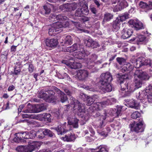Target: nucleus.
<instances>
[{
	"label": "nucleus",
	"mask_w": 152,
	"mask_h": 152,
	"mask_svg": "<svg viewBox=\"0 0 152 152\" xmlns=\"http://www.w3.org/2000/svg\"><path fill=\"white\" fill-rule=\"evenodd\" d=\"M112 80V77L110 72L102 74L99 83V87L104 92L111 91L112 88L110 83Z\"/></svg>",
	"instance_id": "f257e3e1"
},
{
	"label": "nucleus",
	"mask_w": 152,
	"mask_h": 152,
	"mask_svg": "<svg viewBox=\"0 0 152 152\" xmlns=\"http://www.w3.org/2000/svg\"><path fill=\"white\" fill-rule=\"evenodd\" d=\"M149 78V76L146 72H143L142 70H136L134 77L135 86L137 88H140L142 84V80H147Z\"/></svg>",
	"instance_id": "f03ea898"
},
{
	"label": "nucleus",
	"mask_w": 152,
	"mask_h": 152,
	"mask_svg": "<svg viewBox=\"0 0 152 152\" xmlns=\"http://www.w3.org/2000/svg\"><path fill=\"white\" fill-rule=\"evenodd\" d=\"M128 78V76L125 75H122L119 77V81L120 83L121 90L124 91L125 94L124 96L129 95L131 93L134 91L135 89L133 86L128 85L127 84H123L124 82Z\"/></svg>",
	"instance_id": "7ed1b4c3"
},
{
	"label": "nucleus",
	"mask_w": 152,
	"mask_h": 152,
	"mask_svg": "<svg viewBox=\"0 0 152 152\" xmlns=\"http://www.w3.org/2000/svg\"><path fill=\"white\" fill-rule=\"evenodd\" d=\"M77 50L75 52V56L76 58L81 59L83 58L85 55V51L84 50L83 46L79 45L74 44L72 46L68 47L66 49L67 52H72Z\"/></svg>",
	"instance_id": "20e7f679"
},
{
	"label": "nucleus",
	"mask_w": 152,
	"mask_h": 152,
	"mask_svg": "<svg viewBox=\"0 0 152 152\" xmlns=\"http://www.w3.org/2000/svg\"><path fill=\"white\" fill-rule=\"evenodd\" d=\"M129 18V15L128 13H124L117 17L113 22V28L114 31H118L120 28L121 22L125 21Z\"/></svg>",
	"instance_id": "39448f33"
},
{
	"label": "nucleus",
	"mask_w": 152,
	"mask_h": 152,
	"mask_svg": "<svg viewBox=\"0 0 152 152\" xmlns=\"http://www.w3.org/2000/svg\"><path fill=\"white\" fill-rule=\"evenodd\" d=\"M55 94V93L53 91L48 90L45 92L42 91L39 93L38 96L40 98H44L47 102H54V100L57 98L54 96Z\"/></svg>",
	"instance_id": "423d86ee"
},
{
	"label": "nucleus",
	"mask_w": 152,
	"mask_h": 152,
	"mask_svg": "<svg viewBox=\"0 0 152 152\" xmlns=\"http://www.w3.org/2000/svg\"><path fill=\"white\" fill-rule=\"evenodd\" d=\"M72 99H71V106L73 107V110H75L77 109L79 112H84L85 111L84 104L80 103L73 98L72 97Z\"/></svg>",
	"instance_id": "0eeeda50"
},
{
	"label": "nucleus",
	"mask_w": 152,
	"mask_h": 152,
	"mask_svg": "<svg viewBox=\"0 0 152 152\" xmlns=\"http://www.w3.org/2000/svg\"><path fill=\"white\" fill-rule=\"evenodd\" d=\"M63 26L61 22H57L54 23L51 26V28L49 29L48 33L51 36L55 35L56 32L58 31V29L61 28Z\"/></svg>",
	"instance_id": "6e6552de"
},
{
	"label": "nucleus",
	"mask_w": 152,
	"mask_h": 152,
	"mask_svg": "<svg viewBox=\"0 0 152 152\" xmlns=\"http://www.w3.org/2000/svg\"><path fill=\"white\" fill-rule=\"evenodd\" d=\"M143 121L141 120L138 123H134L130 125V129L132 131L138 132L143 131L142 126L143 125Z\"/></svg>",
	"instance_id": "1a4fd4ad"
},
{
	"label": "nucleus",
	"mask_w": 152,
	"mask_h": 152,
	"mask_svg": "<svg viewBox=\"0 0 152 152\" xmlns=\"http://www.w3.org/2000/svg\"><path fill=\"white\" fill-rule=\"evenodd\" d=\"M41 143L40 142L31 141L27 146H26L27 151L32 152L36 148L40 146Z\"/></svg>",
	"instance_id": "9d476101"
},
{
	"label": "nucleus",
	"mask_w": 152,
	"mask_h": 152,
	"mask_svg": "<svg viewBox=\"0 0 152 152\" xmlns=\"http://www.w3.org/2000/svg\"><path fill=\"white\" fill-rule=\"evenodd\" d=\"M88 72L86 70L80 69L77 71L76 76L81 80H85L88 77Z\"/></svg>",
	"instance_id": "9b49d317"
},
{
	"label": "nucleus",
	"mask_w": 152,
	"mask_h": 152,
	"mask_svg": "<svg viewBox=\"0 0 152 152\" xmlns=\"http://www.w3.org/2000/svg\"><path fill=\"white\" fill-rule=\"evenodd\" d=\"M133 31L131 28H125L121 31V37L123 39H127L132 35Z\"/></svg>",
	"instance_id": "f8f14e48"
},
{
	"label": "nucleus",
	"mask_w": 152,
	"mask_h": 152,
	"mask_svg": "<svg viewBox=\"0 0 152 152\" xmlns=\"http://www.w3.org/2000/svg\"><path fill=\"white\" fill-rule=\"evenodd\" d=\"M77 4L75 3H66L60 6L59 9L60 10H75L77 9Z\"/></svg>",
	"instance_id": "ddd939ff"
},
{
	"label": "nucleus",
	"mask_w": 152,
	"mask_h": 152,
	"mask_svg": "<svg viewBox=\"0 0 152 152\" xmlns=\"http://www.w3.org/2000/svg\"><path fill=\"white\" fill-rule=\"evenodd\" d=\"M145 91L146 93L145 96L147 97L148 102L152 103V85H150L146 87Z\"/></svg>",
	"instance_id": "4468645a"
},
{
	"label": "nucleus",
	"mask_w": 152,
	"mask_h": 152,
	"mask_svg": "<svg viewBox=\"0 0 152 152\" xmlns=\"http://www.w3.org/2000/svg\"><path fill=\"white\" fill-rule=\"evenodd\" d=\"M63 63L66 65L69 66L71 68L76 69L81 67L82 65L81 63H77L75 61L72 62L70 61H64Z\"/></svg>",
	"instance_id": "2eb2a0df"
},
{
	"label": "nucleus",
	"mask_w": 152,
	"mask_h": 152,
	"mask_svg": "<svg viewBox=\"0 0 152 152\" xmlns=\"http://www.w3.org/2000/svg\"><path fill=\"white\" fill-rule=\"evenodd\" d=\"M41 133H42L44 135L50 137L53 136V134L52 132L50 130L47 129H44L42 130H40L37 132V134L38 137L39 138H42L43 137L39 135Z\"/></svg>",
	"instance_id": "dca6fc26"
},
{
	"label": "nucleus",
	"mask_w": 152,
	"mask_h": 152,
	"mask_svg": "<svg viewBox=\"0 0 152 152\" xmlns=\"http://www.w3.org/2000/svg\"><path fill=\"white\" fill-rule=\"evenodd\" d=\"M53 89L59 96L61 101L62 103L65 102L67 100V98L65 94L63 92H61L59 89L56 87H53Z\"/></svg>",
	"instance_id": "f3484780"
},
{
	"label": "nucleus",
	"mask_w": 152,
	"mask_h": 152,
	"mask_svg": "<svg viewBox=\"0 0 152 152\" xmlns=\"http://www.w3.org/2000/svg\"><path fill=\"white\" fill-rule=\"evenodd\" d=\"M105 106L104 101L101 102H98L92 105L90 107V109H92L93 111L95 110H99L102 109Z\"/></svg>",
	"instance_id": "a211bd4d"
},
{
	"label": "nucleus",
	"mask_w": 152,
	"mask_h": 152,
	"mask_svg": "<svg viewBox=\"0 0 152 152\" xmlns=\"http://www.w3.org/2000/svg\"><path fill=\"white\" fill-rule=\"evenodd\" d=\"M37 116L38 118L37 119H39L40 121L44 120L48 122L51 121L50 115L49 114L44 113L42 114L38 115Z\"/></svg>",
	"instance_id": "6ab92c4d"
},
{
	"label": "nucleus",
	"mask_w": 152,
	"mask_h": 152,
	"mask_svg": "<svg viewBox=\"0 0 152 152\" xmlns=\"http://www.w3.org/2000/svg\"><path fill=\"white\" fill-rule=\"evenodd\" d=\"M45 44L47 46L50 47H55L58 44L57 40L56 39H47L45 41Z\"/></svg>",
	"instance_id": "aec40b11"
},
{
	"label": "nucleus",
	"mask_w": 152,
	"mask_h": 152,
	"mask_svg": "<svg viewBox=\"0 0 152 152\" xmlns=\"http://www.w3.org/2000/svg\"><path fill=\"white\" fill-rule=\"evenodd\" d=\"M61 138L64 141L71 142L75 140L76 136L74 134L70 133L66 134L64 137H61Z\"/></svg>",
	"instance_id": "412c9836"
},
{
	"label": "nucleus",
	"mask_w": 152,
	"mask_h": 152,
	"mask_svg": "<svg viewBox=\"0 0 152 152\" xmlns=\"http://www.w3.org/2000/svg\"><path fill=\"white\" fill-rule=\"evenodd\" d=\"M144 61V58H139L132 61L133 66L136 68H139L142 65L143 61Z\"/></svg>",
	"instance_id": "4be33fe9"
},
{
	"label": "nucleus",
	"mask_w": 152,
	"mask_h": 152,
	"mask_svg": "<svg viewBox=\"0 0 152 152\" xmlns=\"http://www.w3.org/2000/svg\"><path fill=\"white\" fill-rule=\"evenodd\" d=\"M128 104L130 107L136 109H138L140 107V104L137 101L132 99L130 100L128 103Z\"/></svg>",
	"instance_id": "5701e85b"
},
{
	"label": "nucleus",
	"mask_w": 152,
	"mask_h": 152,
	"mask_svg": "<svg viewBox=\"0 0 152 152\" xmlns=\"http://www.w3.org/2000/svg\"><path fill=\"white\" fill-rule=\"evenodd\" d=\"M68 124L73 126L74 128H77L78 127V121L79 120L76 118H69L68 119Z\"/></svg>",
	"instance_id": "b1692460"
},
{
	"label": "nucleus",
	"mask_w": 152,
	"mask_h": 152,
	"mask_svg": "<svg viewBox=\"0 0 152 152\" xmlns=\"http://www.w3.org/2000/svg\"><path fill=\"white\" fill-rule=\"evenodd\" d=\"M66 123H65L64 124L60 125L56 128V130L58 134L62 135L65 132H66V130L65 129V124Z\"/></svg>",
	"instance_id": "393cba45"
},
{
	"label": "nucleus",
	"mask_w": 152,
	"mask_h": 152,
	"mask_svg": "<svg viewBox=\"0 0 152 152\" xmlns=\"http://www.w3.org/2000/svg\"><path fill=\"white\" fill-rule=\"evenodd\" d=\"M105 119L106 117L105 116L102 115L100 116V125L97 126V130L98 129H99L102 134L105 133V132H106L105 130H104H104H101L102 127L103 125L104 124V122L103 121Z\"/></svg>",
	"instance_id": "a878e982"
},
{
	"label": "nucleus",
	"mask_w": 152,
	"mask_h": 152,
	"mask_svg": "<svg viewBox=\"0 0 152 152\" xmlns=\"http://www.w3.org/2000/svg\"><path fill=\"white\" fill-rule=\"evenodd\" d=\"M145 37L143 35H140L137 37L134 38L133 41L135 40L137 44H141L144 42L145 39Z\"/></svg>",
	"instance_id": "bb28decb"
},
{
	"label": "nucleus",
	"mask_w": 152,
	"mask_h": 152,
	"mask_svg": "<svg viewBox=\"0 0 152 152\" xmlns=\"http://www.w3.org/2000/svg\"><path fill=\"white\" fill-rule=\"evenodd\" d=\"M67 17L65 16H63L61 15H56L54 14L52 15V16L51 17V20L52 21H53V19L54 20H55V19L57 20H65L66 19Z\"/></svg>",
	"instance_id": "cd10ccee"
},
{
	"label": "nucleus",
	"mask_w": 152,
	"mask_h": 152,
	"mask_svg": "<svg viewBox=\"0 0 152 152\" xmlns=\"http://www.w3.org/2000/svg\"><path fill=\"white\" fill-rule=\"evenodd\" d=\"M113 4H115L116 3H120V5L121 9H124V7H127V4L126 2H123L125 1V0H111Z\"/></svg>",
	"instance_id": "c85d7f7f"
},
{
	"label": "nucleus",
	"mask_w": 152,
	"mask_h": 152,
	"mask_svg": "<svg viewBox=\"0 0 152 152\" xmlns=\"http://www.w3.org/2000/svg\"><path fill=\"white\" fill-rule=\"evenodd\" d=\"M113 14L108 12L106 13L104 15L103 21H109L113 18Z\"/></svg>",
	"instance_id": "c756f323"
},
{
	"label": "nucleus",
	"mask_w": 152,
	"mask_h": 152,
	"mask_svg": "<svg viewBox=\"0 0 152 152\" xmlns=\"http://www.w3.org/2000/svg\"><path fill=\"white\" fill-rule=\"evenodd\" d=\"M22 133H18L15 134V135L16 137H15L14 139V141L15 142L19 143L23 141L22 136L21 135V134H22Z\"/></svg>",
	"instance_id": "7c9ffc66"
},
{
	"label": "nucleus",
	"mask_w": 152,
	"mask_h": 152,
	"mask_svg": "<svg viewBox=\"0 0 152 152\" xmlns=\"http://www.w3.org/2000/svg\"><path fill=\"white\" fill-rule=\"evenodd\" d=\"M96 96H94L91 97L88 96V98L86 100V101L87 104L88 105H90L92 104L93 102L95 101Z\"/></svg>",
	"instance_id": "2f4dec72"
},
{
	"label": "nucleus",
	"mask_w": 152,
	"mask_h": 152,
	"mask_svg": "<svg viewBox=\"0 0 152 152\" xmlns=\"http://www.w3.org/2000/svg\"><path fill=\"white\" fill-rule=\"evenodd\" d=\"M57 75L58 77L60 79L66 78L68 79L69 78L68 75L65 73L62 72H58L57 73Z\"/></svg>",
	"instance_id": "473e14b6"
},
{
	"label": "nucleus",
	"mask_w": 152,
	"mask_h": 152,
	"mask_svg": "<svg viewBox=\"0 0 152 152\" xmlns=\"http://www.w3.org/2000/svg\"><path fill=\"white\" fill-rule=\"evenodd\" d=\"M37 136V133L35 132H26L25 139H32L35 136Z\"/></svg>",
	"instance_id": "72a5a7b5"
},
{
	"label": "nucleus",
	"mask_w": 152,
	"mask_h": 152,
	"mask_svg": "<svg viewBox=\"0 0 152 152\" xmlns=\"http://www.w3.org/2000/svg\"><path fill=\"white\" fill-rule=\"evenodd\" d=\"M88 10H76L75 13V15L76 16L81 17L83 15V14H84V12L86 11V13L85 14V15H87L88 12Z\"/></svg>",
	"instance_id": "f704fd0d"
},
{
	"label": "nucleus",
	"mask_w": 152,
	"mask_h": 152,
	"mask_svg": "<svg viewBox=\"0 0 152 152\" xmlns=\"http://www.w3.org/2000/svg\"><path fill=\"white\" fill-rule=\"evenodd\" d=\"M64 39V43L65 45H68L72 44V40L70 36L67 35L66 36Z\"/></svg>",
	"instance_id": "c9c22d12"
},
{
	"label": "nucleus",
	"mask_w": 152,
	"mask_h": 152,
	"mask_svg": "<svg viewBox=\"0 0 152 152\" xmlns=\"http://www.w3.org/2000/svg\"><path fill=\"white\" fill-rule=\"evenodd\" d=\"M21 63L20 62H16L14 68V73L15 75H17L20 71V68Z\"/></svg>",
	"instance_id": "e433bc0d"
},
{
	"label": "nucleus",
	"mask_w": 152,
	"mask_h": 152,
	"mask_svg": "<svg viewBox=\"0 0 152 152\" xmlns=\"http://www.w3.org/2000/svg\"><path fill=\"white\" fill-rule=\"evenodd\" d=\"M105 105L109 104L116 102V99L110 97L104 101Z\"/></svg>",
	"instance_id": "4c0bfd02"
},
{
	"label": "nucleus",
	"mask_w": 152,
	"mask_h": 152,
	"mask_svg": "<svg viewBox=\"0 0 152 152\" xmlns=\"http://www.w3.org/2000/svg\"><path fill=\"white\" fill-rule=\"evenodd\" d=\"M28 108L23 110V112L25 113H34V110L33 109L32 106L30 105V103L28 104Z\"/></svg>",
	"instance_id": "58836bf2"
},
{
	"label": "nucleus",
	"mask_w": 152,
	"mask_h": 152,
	"mask_svg": "<svg viewBox=\"0 0 152 152\" xmlns=\"http://www.w3.org/2000/svg\"><path fill=\"white\" fill-rule=\"evenodd\" d=\"M16 150L18 152H28L27 151L26 146H19L16 148Z\"/></svg>",
	"instance_id": "ea45409f"
},
{
	"label": "nucleus",
	"mask_w": 152,
	"mask_h": 152,
	"mask_svg": "<svg viewBox=\"0 0 152 152\" xmlns=\"http://www.w3.org/2000/svg\"><path fill=\"white\" fill-rule=\"evenodd\" d=\"M145 91H143L141 92V93L140 92H138L136 93V97L137 99H139L140 100H142V98H145V97L146 96L145 95L144 96L143 94H145Z\"/></svg>",
	"instance_id": "a19ab883"
},
{
	"label": "nucleus",
	"mask_w": 152,
	"mask_h": 152,
	"mask_svg": "<svg viewBox=\"0 0 152 152\" xmlns=\"http://www.w3.org/2000/svg\"><path fill=\"white\" fill-rule=\"evenodd\" d=\"M134 27L136 28L137 30H139L143 28V25L141 22L136 20Z\"/></svg>",
	"instance_id": "79ce46f5"
},
{
	"label": "nucleus",
	"mask_w": 152,
	"mask_h": 152,
	"mask_svg": "<svg viewBox=\"0 0 152 152\" xmlns=\"http://www.w3.org/2000/svg\"><path fill=\"white\" fill-rule=\"evenodd\" d=\"M104 130H105L106 132L102 134L99 129L97 130V132L101 136H106L107 135V134L110 132V128L107 127L106 129H104Z\"/></svg>",
	"instance_id": "37998d69"
},
{
	"label": "nucleus",
	"mask_w": 152,
	"mask_h": 152,
	"mask_svg": "<svg viewBox=\"0 0 152 152\" xmlns=\"http://www.w3.org/2000/svg\"><path fill=\"white\" fill-rule=\"evenodd\" d=\"M93 40L91 38H89L88 39L84 40V43L86 46L88 47H91L92 44Z\"/></svg>",
	"instance_id": "c03bdc74"
},
{
	"label": "nucleus",
	"mask_w": 152,
	"mask_h": 152,
	"mask_svg": "<svg viewBox=\"0 0 152 152\" xmlns=\"http://www.w3.org/2000/svg\"><path fill=\"white\" fill-rule=\"evenodd\" d=\"M43 8L44 10H51L54 9L53 5L50 3H47L43 6Z\"/></svg>",
	"instance_id": "a18cd8bd"
},
{
	"label": "nucleus",
	"mask_w": 152,
	"mask_h": 152,
	"mask_svg": "<svg viewBox=\"0 0 152 152\" xmlns=\"http://www.w3.org/2000/svg\"><path fill=\"white\" fill-rule=\"evenodd\" d=\"M141 114L138 111H135L133 112L131 115V117L134 119H136L139 117L140 116Z\"/></svg>",
	"instance_id": "49530a36"
},
{
	"label": "nucleus",
	"mask_w": 152,
	"mask_h": 152,
	"mask_svg": "<svg viewBox=\"0 0 152 152\" xmlns=\"http://www.w3.org/2000/svg\"><path fill=\"white\" fill-rule=\"evenodd\" d=\"M95 152H108V151L104 146H100L98 148V150Z\"/></svg>",
	"instance_id": "de8ad7c7"
},
{
	"label": "nucleus",
	"mask_w": 152,
	"mask_h": 152,
	"mask_svg": "<svg viewBox=\"0 0 152 152\" xmlns=\"http://www.w3.org/2000/svg\"><path fill=\"white\" fill-rule=\"evenodd\" d=\"M149 65L152 68V60L150 59L145 60L143 61L142 65Z\"/></svg>",
	"instance_id": "09e8293b"
},
{
	"label": "nucleus",
	"mask_w": 152,
	"mask_h": 152,
	"mask_svg": "<svg viewBox=\"0 0 152 152\" xmlns=\"http://www.w3.org/2000/svg\"><path fill=\"white\" fill-rule=\"evenodd\" d=\"M123 110L122 107L121 106H118L117 107V110L116 112L115 113V115H114L115 116H118L120 115L121 112V110Z\"/></svg>",
	"instance_id": "8fccbe9b"
},
{
	"label": "nucleus",
	"mask_w": 152,
	"mask_h": 152,
	"mask_svg": "<svg viewBox=\"0 0 152 152\" xmlns=\"http://www.w3.org/2000/svg\"><path fill=\"white\" fill-rule=\"evenodd\" d=\"M117 60L120 64L121 65L124 64L125 62V60L122 58L118 57L116 58Z\"/></svg>",
	"instance_id": "3c124183"
},
{
	"label": "nucleus",
	"mask_w": 152,
	"mask_h": 152,
	"mask_svg": "<svg viewBox=\"0 0 152 152\" xmlns=\"http://www.w3.org/2000/svg\"><path fill=\"white\" fill-rule=\"evenodd\" d=\"M148 6L147 4L146 3L142 1L140 2L139 4V6L140 8L144 9L146 8Z\"/></svg>",
	"instance_id": "603ef678"
},
{
	"label": "nucleus",
	"mask_w": 152,
	"mask_h": 152,
	"mask_svg": "<svg viewBox=\"0 0 152 152\" xmlns=\"http://www.w3.org/2000/svg\"><path fill=\"white\" fill-rule=\"evenodd\" d=\"M88 97V96H87V95L83 93H81L80 94V97L84 101H86Z\"/></svg>",
	"instance_id": "864d4df0"
},
{
	"label": "nucleus",
	"mask_w": 152,
	"mask_h": 152,
	"mask_svg": "<svg viewBox=\"0 0 152 152\" xmlns=\"http://www.w3.org/2000/svg\"><path fill=\"white\" fill-rule=\"evenodd\" d=\"M80 6L82 7L80 10H87L88 9V4H81Z\"/></svg>",
	"instance_id": "5fc2aeb1"
},
{
	"label": "nucleus",
	"mask_w": 152,
	"mask_h": 152,
	"mask_svg": "<svg viewBox=\"0 0 152 152\" xmlns=\"http://www.w3.org/2000/svg\"><path fill=\"white\" fill-rule=\"evenodd\" d=\"M92 44V45L91 47L93 48H96L97 47H99V44L98 43V42L94 41L93 40Z\"/></svg>",
	"instance_id": "6e6d98bb"
},
{
	"label": "nucleus",
	"mask_w": 152,
	"mask_h": 152,
	"mask_svg": "<svg viewBox=\"0 0 152 152\" xmlns=\"http://www.w3.org/2000/svg\"><path fill=\"white\" fill-rule=\"evenodd\" d=\"M136 22V21H135L132 20H130L128 22V23L129 25H132V26L134 27Z\"/></svg>",
	"instance_id": "4d7b16f0"
},
{
	"label": "nucleus",
	"mask_w": 152,
	"mask_h": 152,
	"mask_svg": "<svg viewBox=\"0 0 152 152\" xmlns=\"http://www.w3.org/2000/svg\"><path fill=\"white\" fill-rule=\"evenodd\" d=\"M55 115L56 117H58L60 115L61 113L59 110L56 109L55 111L54 112Z\"/></svg>",
	"instance_id": "13d9d810"
},
{
	"label": "nucleus",
	"mask_w": 152,
	"mask_h": 152,
	"mask_svg": "<svg viewBox=\"0 0 152 152\" xmlns=\"http://www.w3.org/2000/svg\"><path fill=\"white\" fill-rule=\"evenodd\" d=\"M28 69L30 72H33L34 70V67L33 65L31 64H30L29 65Z\"/></svg>",
	"instance_id": "bf43d9fd"
},
{
	"label": "nucleus",
	"mask_w": 152,
	"mask_h": 152,
	"mask_svg": "<svg viewBox=\"0 0 152 152\" xmlns=\"http://www.w3.org/2000/svg\"><path fill=\"white\" fill-rule=\"evenodd\" d=\"M50 12V10H42L41 13L43 14H48Z\"/></svg>",
	"instance_id": "052dcab7"
},
{
	"label": "nucleus",
	"mask_w": 152,
	"mask_h": 152,
	"mask_svg": "<svg viewBox=\"0 0 152 152\" xmlns=\"http://www.w3.org/2000/svg\"><path fill=\"white\" fill-rule=\"evenodd\" d=\"M22 117L23 118H33L32 115L27 114H23Z\"/></svg>",
	"instance_id": "680f3d73"
},
{
	"label": "nucleus",
	"mask_w": 152,
	"mask_h": 152,
	"mask_svg": "<svg viewBox=\"0 0 152 152\" xmlns=\"http://www.w3.org/2000/svg\"><path fill=\"white\" fill-rule=\"evenodd\" d=\"M24 106L23 104L21 105H20L19 107V108H18V113H20L22 110V109L24 107Z\"/></svg>",
	"instance_id": "e2e57ef3"
},
{
	"label": "nucleus",
	"mask_w": 152,
	"mask_h": 152,
	"mask_svg": "<svg viewBox=\"0 0 152 152\" xmlns=\"http://www.w3.org/2000/svg\"><path fill=\"white\" fill-rule=\"evenodd\" d=\"M81 19L83 22H85L89 20L88 18L86 16L83 17Z\"/></svg>",
	"instance_id": "0e129e2a"
},
{
	"label": "nucleus",
	"mask_w": 152,
	"mask_h": 152,
	"mask_svg": "<svg viewBox=\"0 0 152 152\" xmlns=\"http://www.w3.org/2000/svg\"><path fill=\"white\" fill-rule=\"evenodd\" d=\"M15 88V87L13 85H12L11 86H10L8 89V90L9 91H12Z\"/></svg>",
	"instance_id": "69168bd1"
},
{
	"label": "nucleus",
	"mask_w": 152,
	"mask_h": 152,
	"mask_svg": "<svg viewBox=\"0 0 152 152\" xmlns=\"http://www.w3.org/2000/svg\"><path fill=\"white\" fill-rule=\"evenodd\" d=\"M17 46L12 45V46L11 48V51L15 52L16 50V48Z\"/></svg>",
	"instance_id": "338daca9"
},
{
	"label": "nucleus",
	"mask_w": 152,
	"mask_h": 152,
	"mask_svg": "<svg viewBox=\"0 0 152 152\" xmlns=\"http://www.w3.org/2000/svg\"><path fill=\"white\" fill-rule=\"evenodd\" d=\"M148 7L150 9H152V2L151 1H149L148 4Z\"/></svg>",
	"instance_id": "774afa93"
}]
</instances>
